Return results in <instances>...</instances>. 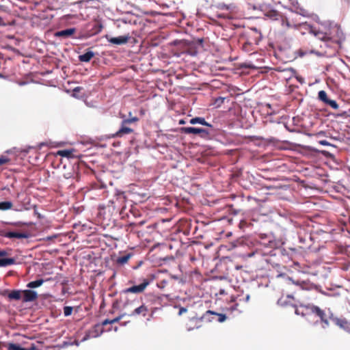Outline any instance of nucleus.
<instances>
[{
  "mask_svg": "<svg viewBox=\"0 0 350 350\" xmlns=\"http://www.w3.org/2000/svg\"><path fill=\"white\" fill-rule=\"evenodd\" d=\"M134 130L129 127L127 124H124L122 121L120 129L113 135V137H122L125 135H129L133 133Z\"/></svg>",
  "mask_w": 350,
  "mask_h": 350,
  "instance_id": "nucleus-10",
  "label": "nucleus"
},
{
  "mask_svg": "<svg viewBox=\"0 0 350 350\" xmlns=\"http://www.w3.org/2000/svg\"><path fill=\"white\" fill-rule=\"evenodd\" d=\"M206 314H213V315L217 316L218 317L217 321L219 322V323L224 322L226 320V319H227L226 314L218 313V312H214V311H212V310L206 311Z\"/></svg>",
  "mask_w": 350,
  "mask_h": 350,
  "instance_id": "nucleus-25",
  "label": "nucleus"
},
{
  "mask_svg": "<svg viewBox=\"0 0 350 350\" xmlns=\"http://www.w3.org/2000/svg\"><path fill=\"white\" fill-rule=\"evenodd\" d=\"M295 312L296 314L301 315L302 317H305L310 314L316 315L320 319L323 328L329 325V321H332L334 323V319H338V317L334 315L330 310L328 309L327 311H326L321 309L317 306L311 304L300 305L298 308H295Z\"/></svg>",
  "mask_w": 350,
  "mask_h": 350,
  "instance_id": "nucleus-1",
  "label": "nucleus"
},
{
  "mask_svg": "<svg viewBox=\"0 0 350 350\" xmlns=\"http://www.w3.org/2000/svg\"><path fill=\"white\" fill-rule=\"evenodd\" d=\"M80 90V88L79 87H77L76 88H75V91H79Z\"/></svg>",
  "mask_w": 350,
  "mask_h": 350,
  "instance_id": "nucleus-49",
  "label": "nucleus"
},
{
  "mask_svg": "<svg viewBox=\"0 0 350 350\" xmlns=\"http://www.w3.org/2000/svg\"><path fill=\"white\" fill-rule=\"evenodd\" d=\"M318 98L334 109H338L339 107L338 103L335 100L328 98L327 93L324 90H321L319 92Z\"/></svg>",
  "mask_w": 350,
  "mask_h": 350,
  "instance_id": "nucleus-6",
  "label": "nucleus"
},
{
  "mask_svg": "<svg viewBox=\"0 0 350 350\" xmlns=\"http://www.w3.org/2000/svg\"><path fill=\"white\" fill-rule=\"evenodd\" d=\"M9 162V159L6 158L5 157H0V166L7 163Z\"/></svg>",
  "mask_w": 350,
  "mask_h": 350,
  "instance_id": "nucleus-37",
  "label": "nucleus"
},
{
  "mask_svg": "<svg viewBox=\"0 0 350 350\" xmlns=\"http://www.w3.org/2000/svg\"><path fill=\"white\" fill-rule=\"evenodd\" d=\"M185 122L183 120H180L179 121V124H185Z\"/></svg>",
  "mask_w": 350,
  "mask_h": 350,
  "instance_id": "nucleus-45",
  "label": "nucleus"
},
{
  "mask_svg": "<svg viewBox=\"0 0 350 350\" xmlns=\"http://www.w3.org/2000/svg\"><path fill=\"white\" fill-rule=\"evenodd\" d=\"M232 5H226V4H224V3H222V4H220L219 5V8L221 9V10H230L231 8Z\"/></svg>",
  "mask_w": 350,
  "mask_h": 350,
  "instance_id": "nucleus-38",
  "label": "nucleus"
},
{
  "mask_svg": "<svg viewBox=\"0 0 350 350\" xmlns=\"http://www.w3.org/2000/svg\"><path fill=\"white\" fill-rule=\"evenodd\" d=\"M241 267H242L241 266V267H238V266H237V269H241Z\"/></svg>",
  "mask_w": 350,
  "mask_h": 350,
  "instance_id": "nucleus-52",
  "label": "nucleus"
},
{
  "mask_svg": "<svg viewBox=\"0 0 350 350\" xmlns=\"http://www.w3.org/2000/svg\"><path fill=\"white\" fill-rule=\"evenodd\" d=\"M194 329V327H188V328H187V329H188L189 331H191V330H192V329Z\"/></svg>",
  "mask_w": 350,
  "mask_h": 350,
  "instance_id": "nucleus-50",
  "label": "nucleus"
},
{
  "mask_svg": "<svg viewBox=\"0 0 350 350\" xmlns=\"http://www.w3.org/2000/svg\"><path fill=\"white\" fill-rule=\"evenodd\" d=\"M265 13V16L272 19V20H280L282 14L275 10H273L269 6L267 10L263 12Z\"/></svg>",
  "mask_w": 350,
  "mask_h": 350,
  "instance_id": "nucleus-15",
  "label": "nucleus"
},
{
  "mask_svg": "<svg viewBox=\"0 0 350 350\" xmlns=\"http://www.w3.org/2000/svg\"><path fill=\"white\" fill-rule=\"evenodd\" d=\"M73 310V308L72 306H65L64 308V314L66 317L70 316Z\"/></svg>",
  "mask_w": 350,
  "mask_h": 350,
  "instance_id": "nucleus-34",
  "label": "nucleus"
},
{
  "mask_svg": "<svg viewBox=\"0 0 350 350\" xmlns=\"http://www.w3.org/2000/svg\"><path fill=\"white\" fill-rule=\"evenodd\" d=\"M27 223H28V222H24V221H23V225H25V224H27Z\"/></svg>",
  "mask_w": 350,
  "mask_h": 350,
  "instance_id": "nucleus-53",
  "label": "nucleus"
},
{
  "mask_svg": "<svg viewBox=\"0 0 350 350\" xmlns=\"http://www.w3.org/2000/svg\"><path fill=\"white\" fill-rule=\"evenodd\" d=\"M224 100H225L224 97H221V96L217 97V98H215L213 104L217 107H220L224 103Z\"/></svg>",
  "mask_w": 350,
  "mask_h": 350,
  "instance_id": "nucleus-32",
  "label": "nucleus"
},
{
  "mask_svg": "<svg viewBox=\"0 0 350 350\" xmlns=\"http://www.w3.org/2000/svg\"><path fill=\"white\" fill-rule=\"evenodd\" d=\"M38 299V293L32 289L23 290V302L33 301Z\"/></svg>",
  "mask_w": 350,
  "mask_h": 350,
  "instance_id": "nucleus-14",
  "label": "nucleus"
},
{
  "mask_svg": "<svg viewBox=\"0 0 350 350\" xmlns=\"http://www.w3.org/2000/svg\"><path fill=\"white\" fill-rule=\"evenodd\" d=\"M281 25L284 29H288L290 28L298 29L300 27H303L304 23H295L294 22H291L288 18L282 15L280 18Z\"/></svg>",
  "mask_w": 350,
  "mask_h": 350,
  "instance_id": "nucleus-8",
  "label": "nucleus"
},
{
  "mask_svg": "<svg viewBox=\"0 0 350 350\" xmlns=\"http://www.w3.org/2000/svg\"><path fill=\"white\" fill-rule=\"evenodd\" d=\"M149 285V281L146 279L139 285H135L122 291L120 294V301L122 303L123 307L126 308L129 305L128 294L129 293H141L144 291Z\"/></svg>",
  "mask_w": 350,
  "mask_h": 350,
  "instance_id": "nucleus-3",
  "label": "nucleus"
},
{
  "mask_svg": "<svg viewBox=\"0 0 350 350\" xmlns=\"http://www.w3.org/2000/svg\"><path fill=\"white\" fill-rule=\"evenodd\" d=\"M57 154L62 157H70L72 154V152L71 150H62L57 152Z\"/></svg>",
  "mask_w": 350,
  "mask_h": 350,
  "instance_id": "nucleus-31",
  "label": "nucleus"
},
{
  "mask_svg": "<svg viewBox=\"0 0 350 350\" xmlns=\"http://www.w3.org/2000/svg\"><path fill=\"white\" fill-rule=\"evenodd\" d=\"M23 210L31 211V214L37 219L40 217V214L37 212L36 206L34 204H30L29 201L27 204L23 202Z\"/></svg>",
  "mask_w": 350,
  "mask_h": 350,
  "instance_id": "nucleus-18",
  "label": "nucleus"
},
{
  "mask_svg": "<svg viewBox=\"0 0 350 350\" xmlns=\"http://www.w3.org/2000/svg\"><path fill=\"white\" fill-rule=\"evenodd\" d=\"M1 21H2V20H1V18H0V25H3V24L1 23Z\"/></svg>",
  "mask_w": 350,
  "mask_h": 350,
  "instance_id": "nucleus-51",
  "label": "nucleus"
},
{
  "mask_svg": "<svg viewBox=\"0 0 350 350\" xmlns=\"http://www.w3.org/2000/svg\"><path fill=\"white\" fill-rule=\"evenodd\" d=\"M266 0H254L252 5L255 10H260L262 12L267 10L269 5L266 3Z\"/></svg>",
  "mask_w": 350,
  "mask_h": 350,
  "instance_id": "nucleus-16",
  "label": "nucleus"
},
{
  "mask_svg": "<svg viewBox=\"0 0 350 350\" xmlns=\"http://www.w3.org/2000/svg\"><path fill=\"white\" fill-rule=\"evenodd\" d=\"M23 239H25V238H27V237H28V235H27L26 233H25V232H23Z\"/></svg>",
  "mask_w": 350,
  "mask_h": 350,
  "instance_id": "nucleus-46",
  "label": "nucleus"
},
{
  "mask_svg": "<svg viewBox=\"0 0 350 350\" xmlns=\"http://www.w3.org/2000/svg\"><path fill=\"white\" fill-rule=\"evenodd\" d=\"M14 261V259L12 258H1L0 259V267H6L8 265H13Z\"/></svg>",
  "mask_w": 350,
  "mask_h": 350,
  "instance_id": "nucleus-26",
  "label": "nucleus"
},
{
  "mask_svg": "<svg viewBox=\"0 0 350 350\" xmlns=\"http://www.w3.org/2000/svg\"><path fill=\"white\" fill-rule=\"evenodd\" d=\"M7 297L10 301L11 300H19L21 298L22 291L20 290L12 291L10 292H6Z\"/></svg>",
  "mask_w": 350,
  "mask_h": 350,
  "instance_id": "nucleus-20",
  "label": "nucleus"
},
{
  "mask_svg": "<svg viewBox=\"0 0 350 350\" xmlns=\"http://www.w3.org/2000/svg\"><path fill=\"white\" fill-rule=\"evenodd\" d=\"M157 286L160 289L170 291L174 288V282L172 278H169L168 279H163L159 281Z\"/></svg>",
  "mask_w": 350,
  "mask_h": 350,
  "instance_id": "nucleus-9",
  "label": "nucleus"
},
{
  "mask_svg": "<svg viewBox=\"0 0 350 350\" xmlns=\"http://www.w3.org/2000/svg\"><path fill=\"white\" fill-rule=\"evenodd\" d=\"M12 206V203L9 201H5L0 202V210L6 211L10 209Z\"/></svg>",
  "mask_w": 350,
  "mask_h": 350,
  "instance_id": "nucleus-29",
  "label": "nucleus"
},
{
  "mask_svg": "<svg viewBox=\"0 0 350 350\" xmlns=\"http://www.w3.org/2000/svg\"><path fill=\"white\" fill-rule=\"evenodd\" d=\"M8 350H22V347L20 345L9 343L7 346Z\"/></svg>",
  "mask_w": 350,
  "mask_h": 350,
  "instance_id": "nucleus-33",
  "label": "nucleus"
},
{
  "mask_svg": "<svg viewBox=\"0 0 350 350\" xmlns=\"http://www.w3.org/2000/svg\"><path fill=\"white\" fill-rule=\"evenodd\" d=\"M278 304L281 306H286L288 305V302L286 301V299L282 296L278 300Z\"/></svg>",
  "mask_w": 350,
  "mask_h": 350,
  "instance_id": "nucleus-35",
  "label": "nucleus"
},
{
  "mask_svg": "<svg viewBox=\"0 0 350 350\" xmlns=\"http://www.w3.org/2000/svg\"><path fill=\"white\" fill-rule=\"evenodd\" d=\"M8 254V253L5 250H0V257L5 256Z\"/></svg>",
  "mask_w": 350,
  "mask_h": 350,
  "instance_id": "nucleus-42",
  "label": "nucleus"
},
{
  "mask_svg": "<svg viewBox=\"0 0 350 350\" xmlns=\"http://www.w3.org/2000/svg\"><path fill=\"white\" fill-rule=\"evenodd\" d=\"M312 288V284L308 281L297 280L294 281L291 278H288L286 281L285 288L283 289L286 294L287 299H294L293 295L297 294L301 291H310Z\"/></svg>",
  "mask_w": 350,
  "mask_h": 350,
  "instance_id": "nucleus-2",
  "label": "nucleus"
},
{
  "mask_svg": "<svg viewBox=\"0 0 350 350\" xmlns=\"http://www.w3.org/2000/svg\"><path fill=\"white\" fill-rule=\"evenodd\" d=\"M319 143L321 145H323V146H329L330 145V144L326 141V140H321L319 142Z\"/></svg>",
  "mask_w": 350,
  "mask_h": 350,
  "instance_id": "nucleus-39",
  "label": "nucleus"
},
{
  "mask_svg": "<svg viewBox=\"0 0 350 350\" xmlns=\"http://www.w3.org/2000/svg\"><path fill=\"white\" fill-rule=\"evenodd\" d=\"M250 299V295H247L245 297V301H247Z\"/></svg>",
  "mask_w": 350,
  "mask_h": 350,
  "instance_id": "nucleus-47",
  "label": "nucleus"
},
{
  "mask_svg": "<svg viewBox=\"0 0 350 350\" xmlns=\"http://www.w3.org/2000/svg\"><path fill=\"white\" fill-rule=\"evenodd\" d=\"M334 323L350 334V321L345 318L334 319Z\"/></svg>",
  "mask_w": 350,
  "mask_h": 350,
  "instance_id": "nucleus-13",
  "label": "nucleus"
},
{
  "mask_svg": "<svg viewBox=\"0 0 350 350\" xmlns=\"http://www.w3.org/2000/svg\"><path fill=\"white\" fill-rule=\"evenodd\" d=\"M187 311V308L181 307L179 310L178 314L181 315L182 314L186 312Z\"/></svg>",
  "mask_w": 350,
  "mask_h": 350,
  "instance_id": "nucleus-40",
  "label": "nucleus"
},
{
  "mask_svg": "<svg viewBox=\"0 0 350 350\" xmlns=\"http://www.w3.org/2000/svg\"><path fill=\"white\" fill-rule=\"evenodd\" d=\"M131 113L130 112L129 113V118H126V119H124L122 121L124 122V124H127L128 125L131 124V123H134V122H137L139 121V118L137 117H131Z\"/></svg>",
  "mask_w": 350,
  "mask_h": 350,
  "instance_id": "nucleus-30",
  "label": "nucleus"
},
{
  "mask_svg": "<svg viewBox=\"0 0 350 350\" xmlns=\"http://www.w3.org/2000/svg\"><path fill=\"white\" fill-rule=\"evenodd\" d=\"M124 316V314H121L113 319H105L103 321V325H108V324H113L115 323H118L122 318Z\"/></svg>",
  "mask_w": 350,
  "mask_h": 350,
  "instance_id": "nucleus-28",
  "label": "nucleus"
},
{
  "mask_svg": "<svg viewBox=\"0 0 350 350\" xmlns=\"http://www.w3.org/2000/svg\"><path fill=\"white\" fill-rule=\"evenodd\" d=\"M180 131L185 134H200L202 137L207 136L209 134L206 129L195 127H182Z\"/></svg>",
  "mask_w": 350,
  "mask_h": 350,
  "instance_id": "nucleus-7",
  "label": "nucleus"
},
{
  "mask_svg": "<svg viewBox=\"0 0 350 350\" xmlns=\"http://www.w3.org/2000/svg\"><path fill=\"white\" fill-rule=\"evenodd\" d=\"M0 235L5 237L10 238V239H12V238L21 239L22 238V232H6L4 231H1Z\"/></svg>",
  "mask_w": 350,
  "mask_h": 350,
  "instance_id": "nucleus-23",
  "label": "nucleus"
},
{
  "mask_svg": "<svg viewBox=\"0 0 350 350\" xmlns=\"http://www.w3.org/2000/svg\"><path fill=\"white\" fill-rule=\"evenodd\" d=\"M75 31L76 30L75 28H69V29L57 31L55 33V36L56 37L67 38L72 36L75 33Z\"/></svg>",
  "mask_w": 350,
  "mask_h": 350,
  "instance_id": "nucleus-17",
  "label": "nucleus"
},
{
  "mask_svg": "<svg viewBox=\"0 0 350 350\" xmlns=\"http://www.w3.org/2000/svg\"><path fill=\"white\" fill-rule=\"evenodd\" d=\"M90 0H75L72 3H82L84 2H88Z\"/></svg>",
  "mask_w": 350,
  "mask_h": 350,
  "instance_id": "nucleus-41",
  "label": "nucleus"
},
{
  "mask_svg": "<svg viewBox=\"0 0 350 350\" xmlns=\"http://www.w3.org/2000/svg\"><path fill=\"white\" fill-rule=\"evenodd\" d=\"M250 46H251V43L246 41L243 44V49L245 50V51H250Z\"/></svg>",
  "mask_w": 350,
  "mask_h": 350,
  "instance_id": "nucleus-36",
  "label": "nucleus"
},
{
  "mask_svg": "<svg viewBox=\"0 0 350 350\" xmlns=\"http://www.w3.org/2000/svg\"><path fill=\"white\" fill-rule=\"evenodd\" d=\"M303 27L305 29L308 30L310 33L313 34L320 40L327 41L331 40L330 34L327 32L321 30L319 28L313 27L307 23H304Z\"/></svg>",
  "mask_w": 350,
  "mask_h": 350,
  "instance_id": "nucleus-4",
  "label": "nucleus"
},
{
  "mask_svg": "<svg viewBox=\"0 0 350 350\" xmlns=\"http://www.w3.org/2000/svg\"><path fill=\"white\" fill-rule=\"evenodd\" d=\"M288 1L292 6L291 10L296 13L305 15L306 10L299 6L297 0H288Z\"/></svg>",
  "mask_w": 350,
  "mask_h": 350,
  "instance_id": "nucleus-19",
  "label": "nucleus"
},
{
  "mask_svg": "<svg viewBox=\"0 0 350 350\" xmlns=\"http://www.w3.org/2000/svg\"><path fill=\"white\" fill-rule=\"evenodd\" d=\"M44 280L43 279H38L35 281L29 282L27 284V287L33 290V288L40 287L44 283Z\"/></svg>",
  "mask_w": 350,
  "mask_h": 350,
  "instance_id": "nucleus-24",
  "label": "nucleus"
},
{
  "mask_svg": "<svg viewBox=\"0 0 350 350\" xmlns=\"http://www.w3.org/2000/svg\"><path fill=\"white\" fill-rule=\"evenodd\" d=\"M94 56V53L92 51H88L83 55L79 56V60L81 62H89Z\"/></svg>",
  "mask_w": 350,
  "mask_h": 350,
  "instance_id": "nucleus-21",
  "label": "nucleus"
},
{
  "mask_svg": "<svg viewBox=\"0 0 350 350\" xmlns=\"http://www.w3.org/2000/svg\"><path fill=\"white\" fill-rule=\"evenodd\" d=\"M23 350H35V347L32 346L31 348L23 347Z\"/></svg>",
  "mask_w": 350,
  "mask_h": 350,
  "instance_id": "nucleus-43",
  "label": "nucleus"
},
{
  "mask_svg": "<svg viewBox=\"0 0 350 350\" xmlns=\"http://www.w3.org/2000/svg\"><path fill=\"white\" fill-rule=\"evenodd\" d=\"M105 325H103V322L100 324L98 323L94 325L92 327L87 331L81 340L85 341L90 338H96L100 336L104 331L103 326Z\"/></svg>",
  "mask_w": 350,
  "mask_h": 350,
  "instance_id": "nucleus-5",
  "label": "nucleus"
},
{
  "mask_svg": "<svg viewBox=\"0 0 350 350\" xmlns=\"http://www.w3.org/2000/svg\"><path fill=\"white\" fill-rule=\"evenodd\" d=\"M299 53L301 56H304L306 54V53L302 52V51H300Z\"/></svg>",
  "mask_w": 350,
  "mask_h": 350,
  "instance_id": "nucleus-48",
  "label": "nucleus"
},
{
  "mask_svg": "<svg viewBox=\"0 0 350 350\" xmlns=\"http://www.w3.org/2000/svg\"><path fill=\"white\" fill-rule=\"evenodd\" d=\"M131 38V36L129 33L124 35V36H120L118 37H113L110 38H107L108 41L116 45H121L126 44L129 40Z\"/></svg>",
  "mask_w": 350,
  "mask_h": 350,
  "instance_id": "nucleus-11",
  "label": "nucleus"
},
{
  "mask_svg": "<svg viewBox=\"0 0 350 350\" xmlns=\"http://www.w3.org/2000/svg\"><path fill=\"white\" fill-rule=\"evenodd\" d=\"M238 304H235L234 306H232L231 309L232 310L237 309Z\"/></svg>",
  "mask_w": 350,
  "mask_h": 350,
  "instance_id": "nucleus-44",
  "label": "nucleus"
},
{
  "mask_svg": "<svg viewBox=\"0 0 350 350\" xmlns=\"http://www.w3.org/2000/svg\"><path fill=\"white\" fill-rule=\"evenodd\" d=\"M148 314V308L144 304H142L141 306L135 308L130 316L133 317H146Z\"/></svg>",
  "mask_w": 350,
  "mask_h": 350,
  "instance_id": "nucleus-12",
  "label": "nucleus"
},
{
  "mask_svg": "<svg viewBox=\"0 0 350 350\" xmlns=\"http://www.w3.org/2000/svg\"><path fill=\"white\" fill-rule=\"evenodd\" d=\"M189 123L191 124H200L202 125H204L206 126L212 127V125L207 122L204 118L202 117H196L191 118L189 120Z\"/></svg>",
  "mask_w": 350,
  "mask_h": 350,
  "instance_id": "nucleus-22",
  "label": "nucleus"
},
{
  "mask_svg": "<svg viewBox=\"0 0 350 350\" xmlns=\"http://www.w3.org/2000/svg\"><path fill=\"white\" fill-rule=\"evenodd\" d=\"M131 258V254H126L120 257H118L116 260V262L118 265H124L128 262L129 260Z\"/></svg>",
  "mask_w": 350,
  "mask_h": 350,
  "instance_id": "nucleus-27",
  "label": "nucleus"
}]
</instances>
